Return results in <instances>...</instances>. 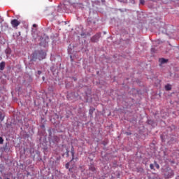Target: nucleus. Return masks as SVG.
Segmentation results:
<instances>
[{
	"label": "nucleus",
	"mask_w": 179,
	"mask_h": 179,
	"mask_svg": "<svg viewBox=\"0 0 179 179\" xmlns=\"http://www.w3.org/2000/svg\"><path fill=\"white\" fill-rule=\"evenodd\" d=\"M46 55L47 54L43 50H38L34 54V57H36V58H38L39 61H41V59H44Z\"/></svg>",
	"instance_id": "obj_1"
},
{
	"label": "nucleus",
	"mask_w": 179,
	"mask_h": 179,
	"mask_svg": "<svg viewBox=\"0 0 179 179\" xmlns=\"http://www.w3.org/2000/svg\"><path fill=\"white\" fill-rule=\"evenodd\" d=\"M174 176V171H173L171 168H166L165 173H164V177L166 179L171 178V177Z\"/></svg>",
	"instance_id": "obj_2"
},
{
	"label": "nucleus",
	"mask_w": 179,
	"mask_h": 179,
	"mask_svg": "<svg viewBox=\"0 0 179 179\" xmlns=\"http://www.w3.org/2000/svg\"><path fill=\"white\" fill-rule=\"evenodd\" d=\"M12 27L14 29H17V26L20 24V21L17 20V19L12 20L11 22Z\"/></svg>",
	"instance_id": "obj_3"
},
{
	"label": "nucleus",
	"mask_w": 179,
	"mask_h": 179,
	"mask_svg": "<svg viewBox=\"0 0 179 179\" xmlns=\"http://www.w3.org/2000/svg\"><path fill=\"white\" fill-rule=\"evenodd\" d=\"M101 36V34L98 33L95 36H92V38H91L92 43H97V41H99V38H100Z\"/></svg>",
	"instance_id": "obj_4"
},
{
	"label": "nucleus",
	"mask_w": 179,
	"mask_h": 179,
	"mask_svg": "<svg viewBox=\"0 0 179 179\" xmlns=\"http://www.w3.org/2000/svg\"><path fill=\"white\" fill-rule=\"evenodd\" d=\"M71 156H72L71 160H73L75 159V149L73 148V146L71 147Z\"/></svg>",
	"instance_id": "obj_5"
},
{
	"label": "nucleus",
	"mask_w": 179,
	"mask_h": 179,
	"mask_svg": "<svg viewBox=\"0 0 179 179\" xmlns=\"http://www.w3.org/2000/svg\"><path fill=\"white\" fill-rule=\"evenodd\" d=\"M5 69V62H1L0 63V71H3Z\"/></svg>",
	"instance_id": "obj_6"
},
{
	"label": "nucleus",
	"mask_w": 179,
	"mask_h": 179,
	"mask_svg": "<svg viewBox=\"0 0 179 179\" xmlns=\"http://www.w3.org/2000/svg\"><path fill=\"white\" fill-rule=\"evenodd\" d=\"M167 59H164V58H161L159 59V62H160V64H166V62H167Z\"/></svg>",
	"instance_id": "obj_7"
},
{
	"label": "nucleus",
	"mask_w": 179,
	"mask_h": 179,
	"mask_svg": "<svg viewBox=\"0 0 179 179\" xmlns=\"http://www.w3.org/2000/svg\"><path fill=\"white\" fill-rule=\"evenodd\" d=\"M165 90H171V85L170 84H168L165 86Z\"/></svg>",
	"instance_id": "obj_8"
},
{
	"label": "nucleus",
	"mask_w": 179,
	"mask_h": 179,
	"mask_svg": "<svg viewBox=\"0 0 179 179\" xmlns=\"http://www.w3.org/2000/svg\"><path fill=\"white\" fill-rule=\"evenodd\" d=\"M4 118H5V115H3V113H2V112H0V120H1V121L4 120Z\"/></svg>",
	"instance_id": "obj_9"
},
{
	"label": "nucleus",
	"mask_w": 179,
	"mask_h": 179,
	"mask_svg": "<svg viewBox=\"0 0 179 179\" xmlns=\"http://www.w3.org/2000/svg\"><path fill=\"white\" fill-rule=\"evenodd\" d=\"M94 112V108H91L89 110V114L93 115V113Z\"/></svg>",
	"instance_id": "obj_10"
},
{
	"label": "nucleus",
	"mask_w": 179,
	"mask_h": 179,
	"mask_svg": "<svg viewBox=\"0 0 179 179\" xmlns=\"http://www.w3.org/2000/svg\"><path fill=\"white\" fill-rule=\"evenodd\" d=\"M90 171L94 172V171H96V168L94 166H91V167H90Z\"/></svg>",
	"instance_id": "obj_11"
},
{
	"label": "nucleus",
	"mask_w": 179,
	"mask_h": 179,
	"mask_svg": "<svg viewBox=\"0 0 179 179\" xmlns=\"http://www.w3.org/2000/svg\"><path fill=\"white\" fill-rule=\"evenodd\" d=\"M2 143H3V138L0 137V144L2 145Z\"/></svg>",
	"instance_id": "obj_12"
},
{
	"label": "nucleus",
	"mask_w": 179,
	"mask_h": 179,
	"mask_svg": "<svg viewBox=\"0 0 179 179\" xmlns=\"http://www.w3.org/2000/svg\"><path fill=\"white\" fill-rule=\"evenodd\" d=\"M150 168L151 169V170H153V169H155V166L153 165V164H151L150 165Z\"/></svg>",
	"instance_id": "obj_13"
},
{
	"label": "nucleus",
	"mask_w": 179,
	"mask_h": 179,
	"mask_svg": "<svg viewBox=\"0 0 179 179\" xmlns=\"http://www.w3.org/2000/svg\"><path fill=\"white\" fill-rule=\"evenodd\" d=\"M66 169H69V162H67L65 165Z\"/></svg>",
	"instance_id": "obj_14"
},
{
	"label": "nucleus",
	"mask_w": 179,
	"mask_h": 179,
	"mask_svg": "<svg viewBox=\"0 0 179 179\" xmlns=\"http://www.w3.org/2000/svg\"><path fill=\"white\" fill-rule=\"evenodd\" d=\"M140 3L143 5L145 3V0H140Z\"/></svg>",
	"instance_id": "obj_15"
},
{
	"label": "nucleus",
	"mask_w": 179,
	"mask_h": 179,
	"mask_svg": "<svg viewBox=\"0 0 179 179\" xmlns=\"http://www.w3.org/2000/svg\"><path fill=\"white\" fill-rule=\"evenodd\" d=\"M155 167L157 169H160V166H159L157 163H155Z\"/></svg>",
	"instance_id": "obj_16"
},
{
	"label": "nucleus",
	"mask_w": 179,
	"mask_h": 179,
	"mask_svg": "<svg viewBox=\"0 0 179 179\" xmlns=\"http://www.w3.org/2000/svg\"><path fill=\"white\" fill-rule=\"evenodd\" d=\"M67 156H69V151L68 150H66V152Z\"/></svg>",
	"instance_id": "obj_17"
},
{
	"label": "nucleus",
	"mask_w": 179,
	"mask_h": 179,
	"mask_svg": "<svg viewBox=\"0 0 179 179\" xmlns=\"http://www.w3.org/2000/svg\"><path fill=\"white\" fill-rule=\"evenodd\" d=\"M151 52H155V48H151Z\"/></svg>",
	"instance_id": "obj_18"
},
{
	"label": "nucleus",
	"mask_w": 179,
	"mask_h": 179,
	"mask_svg": "<svg viewBox=\"0 0 179 179\" xmlns=\"http://www.w3.org/2000/svg\"><path fill=\"white\" fill-rule=\"evenodd\" d=\"M38 75H41V71H38Z\"/></svg>",
	"instance_id": "obj_19"
},
{
	"label": "nucleus",
	"mask_w": 179,
	"mask_h": 179,
	"mask_svg": "<svg viewBox=\"0 0 179 179\" xmlns=\"http://www.w3.org/2000/svg\"><path fill=\"white\" fill-rule=\"evenodd\" d=\"M36 24H33V27H36Z\"/></svg>",
	"instance_id": "obj_20"
},
{
	"label": "nucleus",
	"mask_w": 179,
	"mask_h": 179,
	"mask_svg": "<svg viewBox=\"0 0 179 179\" xmlns=\"http://www.w3.org/2000/svg\"><path fill=\"white\" fill-rule=\"evenodd\" d=\"M6 52H7V54H10V52H9V51H7Z\"/></svg>",
	"instance_id": "obj_21"
},
{
	"label": "nucleus",
	"mask_w": 179,
	"mask_h": 179,
	"mask_svg": "<svg viewBox=\"0 0 179 179\" xmlns=\"http://www.w3.org/2000/svg\"><path fill=\"white\" fill-rule=\"evenodd\" d=\"M6 179H9V178H6Z\"/></svg>",
	"instance_id": "obj_22"
}]
</instances>
